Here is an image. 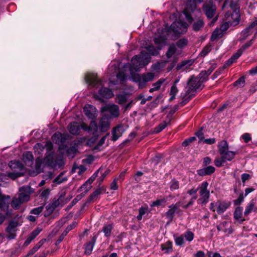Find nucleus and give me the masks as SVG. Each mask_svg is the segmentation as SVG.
Here are the masks:
<instances>
[{"mask_svg": "<svg viewBox=\"0 0 257 257\" xmlns=\"http://www.w3.org/2000/svg\"><path fill=\"white\" fill-rule=\"evenodd\" d=\"M179 205L177 204V203L175 204H172L169 206V209L167 212H166V217L172 220L174 216V214L179 207Z\"/></svg>", "mask_w": 257, "mask_h": 257, "instance_id": "obj_25", "label": "nucleus"}, {"mask_svg": "<svg viewBox=\"0 0 257 257\" xmlns=\"http://www.w3.org/2000/svg\"><path fill=\"white\" fill-rule=\"evenodd\" d=\"M242 50L241 49H239L236 53L233 54L230 59L227 61L226 64H232L236 62V60L238 59L241 55Z\"/></svg>", "mask_w": 257, "mask_h": 257, "instance_id": "obj_32", "label": "nucleus"}, {"mask_svg": "<svg viewBox=\"0 0 257 257\" xmlns=\"http://www.w3.org/2000/svg\"><path fill=\"white\" fill-rule=\"evenodd\" d=\"M166 38L165 36H160L157 37H155L154 39L155 43L157 45L158 48H160L165 43Z\"/></svg>", "mask_w": 257, "mask_h": 257, "instance_id": "obj_34", "label": "nucleus"}, {"mask_svg": "<svg viewBox=\"0 0 257 257\" xmlns=\"http://www.w3.org/2000/svg\"><path fill=\"white\" fill-rule=\"evenodd\" d=\"M244 84L245 77L244 76H242L234 82L233 85L237 88H240L243 87Z\"/></svg>", "mask_w": 257, "mask_h": 257, "instance_id": "obj_40", "label": "nucleus"}, {"mask_svg": "<svg viewBox=\"0 0 257 257\" xmlns=\"http://www.w3.org/2000/svg\"><path fill=\"white\" fill-rule=\"evenodd\" d=\"M148 211V206H142L139 209V214L137 216L138 220L140 221L142 219L143 215H144Z\"/></svg>", "mask_w": 257, "mask_h": 257, "instance_id": "obj_38", "label": "nucleus"}, {"mask_svg": "<svg viewBox=\"0 0 257 257\" xmlns=\"http://www.w3.org/2000/svg\"><path fill=\"white\" fill-rule=\"evenodd\" d=\"M50 192V190L49 188L45 189L40 193V197L42 199H47L49 196Z\"/></svg>", "mask_w": 257, "mask_h": 257, "instance_id": "obj_50", "label": "nucleus"}, {"mask_svg": "<svg viewBox=\"0 0 257 257\" xmlns=\"http://www.w3.org/2000/svg\"><path fill=\"white\" fill-rule=\"evenodd\" d=\"M76 154V150L74 147H71L67 149L66 151V154L67 156L72 158H73Z\"/></svg>", "mask_w": 257, "mask_h": 257, "instance_id": "obj_52", "label": "nucleus"}, {"mask_svg": "<svg viewBox=\"0 0 257 257\" xmlns=\"http://www.w3.org/2000/svg\"><path fill=\"white\" fill-rule=\"evenodd\" d=\"M151 57L145 51H142L141 53L132 58L131 64H148L150 62Z\"/></svg>", "mask_w": 257, "mask_h": 257, "instance_id": "obj_10", "label": "nucleus"}, {"mask_svg": "<svg viewBox=\"0 0 257 257\" xmlns=\"http://www.w3.org/2000/svg\"><path fill=\"white\" fill-rule=\"evenodd\" d=\"M64 174L63 172L61 173L58 176H57L54 180V182H56L58 184H61V183L67 180V178L66 177L61 179L60 177Z\"/></svg>", "mask_w": 257, "mask_h": 257, "instance_id": "obj_54", "label": "nucleus"}, {"mask_svg": "<svg viewBox=\"0 0 257 257\" xmlns=\"http://www.w3.org/2000/svg\"><path fill=\"white\" fill-rule=\"evenodd\" d=\"M179 188V182L178 181L173 179L170 182V189L171 191L177 190Z\"/></svg>", "mask_w": 257, "mask_h": 257, "instance_id": "obj_42", "label": "nucleus"}, {"mask_svg": "<svg viewBox=\"0 0 257 257\" xmlns=\"http://www.w3.org/2000/svg\"><path fill=\"white\" fill-rule=\"evenodd\" d=\"M108 135H109V133L107 134L106 135L104 136L103 137H102L101 139L97 143V145L95 146L94 149L95 150L99 149V148L104 144L105 141Z\"/></svg>", "mask_w": 257, "mask_h": 257, "instance_id": "obj_49", "label": "nucleus"}, {"mask_svg": "<svg viewBox=\"0 0 257 257\" xmlns=\"http://www.w3.org/2000/svg\"><path fill=\"white\" fill-rule=\"evenodd\" d=\"M166 79L165 78H161L159 80H158L156 82L153 83L152 86L153 87L151 88L149 90V92L150 93H152L154 91L158 90L160 89L161 85L165 81Z\"/></svg>", "mask_w": 257, "mask_h": 257, "instance_id": "obj_29", "label": "nucleus"}, {"mask_svg": "<svg viewBox=\"0 0 257 257\" xmlns=\"http://www.w3.org/2000/svg\"><path fill=\"white\" fill-rule=\"evenodd\" d=\"M142 68L140 65H123V67L124 70L129 69L132 79L138 83V87L140 89L145 87L148 82L152 81L155 78V74L152 72H146L141 75L138 74Z\"/></svg>", "mask_w": 257, "mask_h": 257, "instance_id": "obj_1", "label": "nucleus"}, {"mask_svg": "<svg viewBox=\"0 0 257 257\" xmlns=\"http://www.w3.org/2000/svg\"><path fill=\"white\" fill-rule=\"evenodd\" d=\"M244 196L243 193H241L239 196L238 198L237 199L233 200V203L235 205H240L244 200Z\"/></svg>", "mask_w": 257, "mask_h": 257, "instance_id": "obj_55", "label": "nucleus"}, {"mask_svg": "<svg viewBox=\"0 0 257 257\" xmlns=\"http://www.w3.org/2000/svg\"><path fill=\"white\" fill-rule=\"evenodd\" d=\"M254 27H251V24L248 26V27L246 28L244 30H243L241 33V36L240 37L241 41H244L248 36L251 34L250 30Z\"/></svg>", "mask_w": 257, "mask_h": 257, "instance_id": "obj_31", "label": "nucleus"}, {"mask_svg": "<svg viewBox=\"0 0 257 257\" xmlns=\"http://www.w3.org/2000/svg\"><path fill=\"white\" fill-rule=\"evenodd\" d=\"M187 44V40L184 39H180L177 42V45L180 48H182Z\"/></svg>", "mask_w": 257, "mask_h": 257, "instance_id": "obj_62", "label": "nucleus"}, {"mask_svg": "<svg viewBox=\"0 0 257 257\" xmlns=\"http://www.w3.org/2000/svg\"><path fill=\"white\" fill-rule=\"evenodd\" d=\"M91 186L89 184V183L86 181L78 189V191H82L84 190L85 193H87L89 189L91 188Z\"/></svg>", "mask_w": 257, "mask_h": 257, "instance_id": "obj_44", "label": "nucleus"}, {"mask_svg": "<svg viewBox=\"0 0 257 257\" xmlns=\"http://www.w3.org/2000/svg\"><path fill=\"white\" fill-rule=\"evenodd\" d=\"M76 168H78L79 169V171L78 172V175H81L82 174V173H83L84 172L86 171V168L85 166H84V165H79V166L78 167H75L74 166L73 167L72 170V172H74V169H76Z\"/></svg>", "mask_w": 257, "mask_h": 257, "instance_id": "obj_57", "label": "nucleus"}, {"mask_svg": "<svg viewBox=\"0 0 257 257\" xmlns=\"http://www.w3.org/2000/svg\"><path fill=\"white\" fill-rule=\"evenodd\" d=\"M188 25L183 22L177 21L174 22L170 27H166L164 30L167 36L175 39L178 38L183 33L187 31Z\"/></svg>", "mask_w": 257, "mask_h": 257, "instance_id": "obj_2", "label": "nucleus"}, {"mask_svg": "<svg viewBox=\"0 0 257 257\" xmlns=\"http://www.w3.org/2000/svg\"><path fill=\"white\" fill-rule=\"evenodd\" d=\"M65 192H62L59 193V197L54 200L48 206V209H50L51 211H54L58 207H62L66 203L65 201Z\"/></svg>", "mask_w": 257, "mask_h": 257, "instance_id": "obj_13", "label": "nucleus"}, {"mask_svg": "<svg viewBox=\"0 0 257 257\" xmlns=\"http://www.w3.org/2000/svg\"><path fill=\"white\" fill-rule=\"evenodd\" d=\"M204 23L201 18H198L193 24L192 28L194 31L197 32L200 31L204 26Z\"/></svg>", "mask_w": 257, "mask_h": 257, "instance_id": "obj_27", "label": "nucleus"}, {"mask_svg": "<svg viewBox=\"0 0 257 257\" xmlns=\"http://www.w3.org/2000/svg\"><path fill=\"white\" fill-rule=\"evenodd\" d=\"M19 223L16 220L10 221L6 229V237L9 239H14L17 234L16 232L18 230V226Z\"/></svg>", "mask_w": 257, "mask_h": 257, "instance_id": "obj_12", "label": "nucleus"}, {"mask_svg": "<svg viewBox=\"0 0 257 257\" xmlns=\"http://www.w3.org/2000/svg\"><path fill=\"white\" fill-rule=\"evenodd\" d=\"M254 203L253 200H251L246 206L245 211L244 212V215L245 216H247L250 214V212H251L253 211H254Z\"/></svg>", "mask_w": 257, "mask_h": 257, "instance_id": "obj_35", "label": "nucleus"}, {"mask_svg": "<svg viewBox=\"0 0 257 257\" xmlns=\"http://www.w3.org/2000/svg\"><path fill=\"white\" fill-rule=\"evenodd\" d=\"M230 202L228 201H217V208L216 211L218 214H222L230 206Z\"/></svg>", "mask_w": 257, "mask_h": 257, "instance_id": "obj_20", "label": "nucleus"}, {"mask_svg": "<svg viewBox=\"0 0 257 257\" xmlns=\"http://www.w3.org/2000/svg\"><path fill=\"white\" fill-rule=\"evenodd\" d=\"M209 184L207 181L203 182L198 186L200 197L197 200L198 204H206L209 201L210 192L208 190Z\"/></svg>", "mask_w": 257, "mask_h": 257, "instance_id": "obj_7", "label": "nucleus"}, {"mask_svg": "<svg viewBox=\"0 0 257 257\" xmlns=\"http://www.w3.org/2000/svg\"><path fill=\"white\" fill-rule=\"evenodd\" d=\"M83 111L85 115L89 119H94L97 117L96 108L92 105H85L83 108Z\"/></svg>", "mask_w": 257, "mask_h": 257, "instance_id": "obj_17", "label": "nucleus"}, {"mask_svg": "<svg viewBox=\"0 0 257 257\" xmlns=\"http://www.w3.org/2000/svg\"><path fill=\"white\" fill-rule=\"evenodd\" d=\"M85 79L88 85L92 87L97 88L101 85V82L96 74L88 73L85 76Z\"/></svg>", "mask_w": 257, "mask_h": 257, "instance_id": "obj_15", "label": "nucleus"}, {"mask_svg": "<svg viewBox=\"0 0 257 257\" xmlns=\"http://www.w3.org/2000/svg\"><path fill=\"white\" fill-rule=\"evenodd\" d=\"M100 169L97 170L87 180V182L89 183V185H91L96 178L98 176V172H99Z\"/></svg>", "mask_w": 257, "mask_h": 257, "instance_id": "obj_56", "label": "nucleus"}, {"mask_svg": "<svg viewBox=\"0 0 257 257\" xmlns=\"http://www.w3.org/2000/svg\"><path fill=\"white\" fill-rule=\"evenodd\" d=\"M208 76L209 75H208V73L206 71H202L197 76V77L200 81L203 80V79L204 83L207 80Z\"/></svg>", "mask_w": 257, "mask_h": 257, "instance_id": "obj_45", "label": "nucleus"}, {"mask_svg": "<svg viewBox=\"0 0 257 257\" xmlns=\"http://www.w3.org/2000/svg\"><path fill=\"white\" fill-rule=\"evenodd\" d=\"M167 202V199L165 198H163L159 199H157L156 200L153 201L152 203L151 204L150 206L152 207H155V206H165V204Z\"/></svg>", "mask_w": 257, "mask_h": 257, "instance_id": "obj_36", "label": "nucleus"}, {"mask_svg": "<svg viewBox=\"0 0 257 257\" xmlns=\"http://www.w3.org/2000/svg\"><path fill=\"white\" fill-rule=\"evenodd\" d=\"M214 164L217 167H220L226 163L225 160L221 156L220 158H217L214 160Z\"/></svg>", "mask_w": 257, "mask_h": 257, "instance_id": "obj_51", "label": "nucleus"}, {"mask_svg": "<svg viewBox=\"0 0 257 257\" xmlns=\"http://www.w3.org/2000/svg\"><path fill=\"white\" fill-rule=\"evenodd\" d=\"M178 90L175 85H172L171 88L170 94L172 95V97H175L176 94L178 93Z\"/></svg>", "mask_w": 257, "mask_h": 257, "instance_id": "obj_63", "label": "nucleus"}, {"mask_svg": "<svg viewBox=\"0 0 257 257\" xmlns=\"http://www.w3.org/2000/svg\"><path fill=\"white\" fill-rule=\"evenodd\" d=\"M202 1L203 0H187L186 8L183 11V13L189 23H192L193 22L192 14L195 12L198 16L201 14V10L200 9H196V2L201 3Z\"/></svg>", "mask_w": 257, "mask_h": 257, "instance_id": "obj_5", "label": "nucleus"}, {"mask_svg": "<svg viewBox=\"0 0 257 257\" xmlns=\"http://www.w3.org/2000/svg\"><path fill=\"white\" fill-rule=\"evenodd\" d=\"M203 80L200 81L197 77L192 76L187 82L188 89L187 93L194 92L198 89H202L203 87Z\"/></svg>", "mask_w": 257, "mask_h": 257, "instance_id": "obj_9", "label": "nucleus"}, {"mask_svg": "<svg viewBox=\"0 0 257 257\" xmlns=\"http://www.w3.org/2000/svg\"><path fill=\"white\" fill-rule=\"evenodd\" d=\"M196 140V138L195 137H192L188 139L185 140L182 143V145L184 147H186L188 146L191 143L193 142Z\"/></svg>", "mask_w": 257, "mask_h": 257, "instance_id": "obj_58", "label": "nucleus"}, {"mask_svg": "<svg viewBox=\"0 0 257 257\" xmlns=\"http://www.w3.org/2000/svg\"><path fill=\"white\" fill-rule=\"evenodd\" d=\"M101 110L110 119L118 117L120 113L118 106L114 104H106L101 108Z\"/></svg>", "mask_w": 257, "mask_h": 257, "instance_id": "obj_8", "label": "nucleus"}, {"mask_svg": "<svg viewBox=\"0 0 257 257\" xmlns=\"http://www.w3.org/2000/svg\"><path fill=\"white\" fill-rule=\"evenodd\" d=\"M176 49L175 46H170L166 53L167 58H169L171 57L176 52Z\"/></svg>", "mask_w": 257, "mask_h": 257, "instance_id": "obj_48", "label": "nucleus"}, {"mask_svg": "<svg viewBox=\"0 0 257 257\" xmlns=\"http://www.w3.org/2000/svg\"><path fill=\"white\" fill-rule=\"evenodd\" d=\"M228 149V144L226 141L222 140L219 143L218 152L226 162L232 161L236 154L235 152L229 151Z\"/></svg>", "mask_w": 257, "mask_h": 257, "instance_id": "obj_6", "label": "nucleus"}, {"mask_svg": "<svg viewBox=\"0 0 257 257\" xmlns=\"http://www.w3.org/2000/svg\"><path fill=\"white\" fill-rule=\"evenodd\" d=\"M97 236H93L91 240L88 242L85 246V253L87 255H90L92 251L93 247L95 244Z\"/></svg>", "mask_w": 257, "mask_h": 257, "instance_id": "obj_21", "label": "nucleus"}, {"mask_svg": "<svg viewBox=\"0 0 257 257\" xmlns=\"http://www.w3.org/2000/svg\"><path fill=\"white\" fill-rule=\"evenodd\" d=\"M123 132V126L121 124L117 125L113 127L111 132L112 141L115 142L117 140L122 136Z\"/></svg>", "mask_w": 257, "mask_h": 257, "instance_id": "obj_19", "label": "nucleus"}, {"mask_svg": "<svg viewBox=\"0 0 257 257\" xmlns=\"http://www.w3.org/2000/svg\"><path fill=\"white\" fill-rule=\"evenodd\" d=\"M183 235L187 241L190 242L193 239L194 234L192 231H188L185 232Z\"/></svg>", "mask_w": 257, "mask_h": 257, "instance_id": "obj_47", "label": "nucleus"}, {"mask_svg": "<svg viewBox=\"0 0 257 257\" xmlns=\"http://www.w3.org/2000/svg\"><path fill=\"white\" fill-rule=\"evenodd\" d=\"M98 127V126L97 123L95 121H92L90 122V125L89 126V133L93 135H94L97 132Z\"/></svg>", "mask_w": 257, "mask_h": 257, "instance_id": "obj_39", "label": "nucleus"}, {"mask_svg": "<svg viewBox=\"0 0 257 257\" xmlns=\"http://www.w3.org/2000/svg\"><path fill=\"white\" fill-rule=\"evenodd\" d=\"M161 248L162 250L165 251V253H168L172 251V242L170 241H167L166 242L161 245Z\"/></svg>", "mask_w": 257, "mask_h": 257, "instance_id": "obj_33", "label": "nucleus"}, {"mask_svg": "<svg viewBox=\"0 0 257 257\" xmlns=\"http://www.w3.org/2000/svg\"><path fill=\"white\" fill-rule=\"evenodd\" d=\"M94 161V157L90 155L88 156L86 159L83 160V162L87 164H91Z\"/></svg>", "mask_w": 257, "mask_h": 257, "instance_id": "obj_59", "label": "nucleus"}, {"mask_svg": "<svg viewBox=\"0 0 257 257\" xmlns=\"http://www.w3.org/2000/svg\"><path fill=\"white\" fill-rule=\"evenodd\" d=\"M190 93H188L187 91L186 92L185 95L183 97V101L180 102V104L182 106L186 104L195 95V94L189 95V96H187Z\"/></svg>", "mask_w": 257, "mask_h": 257, "instance_id": "obj_41", "label": "nucleus"}, {"mask_svg": "<svg viewBox=\"0 0 257 257\" xmlns=\"http://www.w3.org/2000/svg\"><path fill=\"white\" fill-rule=\"evenodd\" d=\"M256 36H257V32L255 33L254 36L253 37V38L251 39V40L250 41L246 43L244 45H243L242 46V48L241 49H242V51L243 50H244L245 49L249 47L253 44L255 39L256 38Z\"/></svg>", "mask_w": 257, "mask_h": 257, "instance_id": "obj_46", "label": "nucleus"}, {"mask_svg": "<svg viewBox=\"0 0 257 257\" xmlns=\"http://www.w3.org/2000/svg\"><path fill=\"white\" fill-rule=\"evenodd\" d=\"M23 160L27 166H32V153L31 151L25 152L23 155Z\"/></svg>", "mask_w": 257, "mask_h": 257, "instance_id": "obj_24", "label": "nucleus"}, {"mask_svg": "<svg viewBox=\"0 0 257 257\" xmlns=\"http://www.w3.org/2000/svg\"><path fill=\"white\" fill-rule=\"evenodd\" d=\"M19 191L18 196L14 197L11 201V206L14 209L19 208L22 203L29 200L31 187L29 186H23Z\"/></svg>", "mask_w": 257, "mask_h": 257, "instance_id": "obj_3", "label": "nucleus"}, {"mask_svg": "<svg viewBox=\"0 0 257 257\" xmlns=\"http://www.w3.org/2000/svg\"><path fill=\"white\" fill-rule=\"evenodd\" d=\"M145 49L149 52L150 54L152 55H157L159 54V51L161 50L160 48H155L152 45H146L145 47Z\"/></svg>", "mask_w": 257, "mask_h": 257, "instance_id": "obj_30", "label": "nucleus"}, {"mask_svg": "<svg viewBox=\"0 0 257 257\" xmlns=\"http://www.w3.org/2000/svg\"><path fill=\"white\" fill-rule=\"evenodd\" d=\"M114 96L112 91L106 87H102L100 88L97 93L94 94V97L99 100H102V98H110Z\"/></svg>", "mask_w": 257, "mask_h": 257, "instance_id": "obj_14", "label": "nucleus"}, {"mask_svg": "<svg viewBox=\"0 0 257 257\" xmlns=\"http://www.w3.org/2000/svg\"><path fill=\"white\" fill-rule=\"evenodd\" d=\"M231 23H232V22L230 20H228L227 22L223 24L220 26V30L222 31H224L226 30L228 28L229 25L231 24Z\"/></svg>", "mask_w": 257, "mask_h": 257, "instance_id": "obj_60", "label": "nucleus"}, {"mask_svg": "<svg viewBox=\"0 0 257 257\" xmlns=\"http://www.w3.org/2000/svg\"><path fill=\"white\" fill-rule=\"evenodd\" d=\"M129 95L126 93H121L116 95L115 102L119 104L126 102L128 98Z\"/></svg>", "mask_w": 257, "mask_h": 257, "instance_id": "obj_28", "label": "nucleus"}, {"mask_svg": "<svg viewBox=\"0 0 257 257\" xmlns=\"http://www.w3.org/2000/svg\"><path fill=\"white\" fill-rule=\"evenodd\" d=\"M203 11L208 18L213 17L216 11V7L213 3V0H210L208 3L203 5Z\"/></svg>", "mask_w": 257, "mask_h": 257, "instance_id": "obj_16", "label": "nucleus"}, {"mask_svg": "<svg viewBox=\"0 0 257 257\" xmlns=\"http://www.w3.org/2000/svg\"><path fill=\"white\" fill-rule=\"evenodd\" d=\"M242 207H237L235 209L233 213V218L238 221L239 223H242L245 220L244 218H241L242 215Z\"/></svg>", "mask_w": 257, "mask_h": 257, "instance_id": "obj_23", "label": "nucleus"}, {"mask_svg": "<svg viewBox=\"0 0 257 257\" xmlns=\"http://www.w3.org/2000/svg\"><path fill=\"white\" fill-rule=\"evenodd\" d=\"M109 119L107 115H103L99 122V128L101 132H105L110 128Z\"/></svg>", "mask_w": 257, "mask_h": 257, "instance_id": "obj_18", "label": "nucleus"}, {"mask_svg": "<svg viewBox=\"0 0 257 257\" xmlns=\"http://www.w3.org/2000/svg\"><path fill=\"white\" fill-rule=\"evenodd\" d=\"M9 166L14 171L13 173H9L8 176L6 174L0 173V182H3L7 177L15 179L22 175L23 173L20 172L24 169V165L19 161H11L9 163Z\"/></svg>", "mask_w": 257, "mask_h": 257, "instance_id": "obj_4", "label": "nucleus"}, {"mask_svg": "<svg viewBox=\"0 0 257 257\" xmlns=\"http://www.w3.org/2000/svg\"><path fill=\"white\" fill-rule=\"evenodd\" d=\"M229 7L232 10H233V13L231 15V19H233L234 17V22L237 24L239 22V15L237 10L238 9V0H225L223 8L226 7Z\"/></svg>", "mask_w": 257, "mask_h": 257, "instance_id": "obj_11", "label": "nucleus"}, {"mask_svg": "<svg viewBox=\"0 0 257 257\" xmlns=\"http://www.w3.org/2000/svg\"><path fill=\"white\" fill-rule=\"evenodd\" d=\"M171 122V117L170 116H166V118L165 120L163 121L162 123L159 124V126L161 127L162 129L164 130L165 128L168 125L170 124Z\"/></svg>", "mask_w": 257, "mask_h": 257, "instance_id": "obj_43", "label": "nucleus"}, {"mask_svg": "<svg viewBox=\"0 0 257 257\" xmlns=\"http://www.w3.org/2000/svg\"><path fill=\"white\" fill-rule=\"evenodd\" d=\"M68 130L71 134L77 136L79 134L80 127L77 122L73 121L69 123Z\"/></svg>", "mask_w": 257, "mask_h": 257, "instance_id": "obj_22", "label": "nucleus"}, {"mask_svg": "<svg viewBox=\"0 0 257 257\" xmlns=\"http://www.w3.org/2000/svg\"><path fill=\"white\" fill-rule=\"evenodd\" d=\"M175 242L177 245L181 246L184 243V236L181 235L175 238Z\"/></svg>", "mask_w": 257, "mask_h": 257, "instance_id": "obj_53", "label": "nucleus"}, {"mask_svg": "<svg viewBox=\"0 0 257 257\" xmlns=\"http://www.w3.org/2000/svg\"><path fill=\"white\" fill-rule=\"evenodd\" d=\"M112 228V226L111 224H108L107 225L104 226L102 228V231L104 233L105 236L109 237L111 235Z\"/></svg>", "mask_w": 257, "mask_h": 257, "instance_id": "obj_37", "label": "nucleus"}, {"mask_svg": "<svg viewBox=\"0 0 257 257\" xmlns=\"http://www.w3.org/2000/svg\"><path fill=\"white\" fill-rule=\"evenodd\" d=\"M162 158V155L161 154H157L153 158L152 162L155 165H157L160 162Z\"/></svg>", "mask_w": 257, "mask_h": 257, "instance_id": "obj_61", "label": "nucleus"}, {"mask_svg": "<svg viewBox=\"0 0 257 257\" xmlns=\"http://www.w3.org/2000/svg\"><path fill=\"white\" fill-rule=\"evenodd\" d=\"M207 175H210L214 172L215 169L213 166H209L204 168Z\"/></svg>", "mask_w": 257, "mask_h": 257, "instance_id": "obj_64", "label": "nucleus"}, {"mask_svg": "<svg viewBox=\"0 0 257 257\" xmlns=\"http://www.w3.org/2000/svg\"><path fill=\"white\" fill-rule=\"evenodd\" d=\"M105 189L104 187L99 188L96 189L92 194H91L87 199V202L90 203L93 200H95L97 198L98 195H99L102 192H105Z\"/></svg>", "mask_w": 257, "mask_h": 257, "instance_id": "obj_26", "label": "nucleus"}]
</instances>
